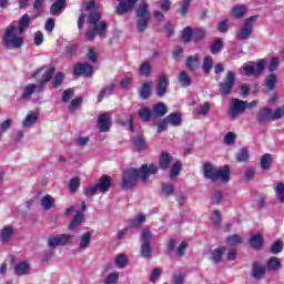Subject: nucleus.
Returning a JSON list of instances; mask_svg holds the SVG:
<instances>
[{
	"label": "nucleus",
	"instance_id": "obj_24",
	"mask_svg": "<svg viewBox=\"0 0 284 284\" xmlns=\"http://www.w3.org/2000/svg\"><path fill=\"white\" fill-rule=\"evenodd\" d=\"M278 83V78L275 73H270L265 79V88L267 92H274L276 90V84Z\"/></svg>",
	"mask_w": 284,
	"mask_h": 284
},
{
	"label": "nucleus",
	"instance_id": "obj_43",
	"mask_svg": "<svg viewBox=\"0 0 284 284\" xmlns=\"http://www.w3.org/2000/svg\"><path fill=\"white\" fill-rule=\"evenodd\" d=\"M37 121H39V114L30 113L26 116L24 121L22 122V126L30 128L31 125H34Z\"/></svg>",
	"mask_w": 284,
	"mask_h": 284
},
{
	"label": "nucleus",
	"instance_id": "obj_32",
	"mask_svg": "<svg viewBox=\"0 0 284 284\" xmlns=\"http://www.w3.org/2000/svg\"><path fill=\"white\" fill-rule=\"evenodd\" d=\"M12 234H14V229L10 225L4 226L0 234L1 242L8 243L12 239Z\"/></svg>",
	"mask_w": 284,
	"mask_h": 284
},
{
	"label": "nucleus",
	"instance_id": "obj_19",
	"mask_svg": "<svg viewBox=\"0 0 284 284\" xmlns=\"http://www.w3.org/2000/svg\"><path fill=\"white\" fill-rule=\"evenodd\" d=\"M265 267L268 272H278V270H283V263H281V258L272 256L266 261Z\"/></svg>",
	"mask_w": 284,
	"mask_h": 284
},
{
	"label": "nucleus",
	"instance_id": "obj_17",
	"mask_svg": "<svg viewBox=\"0 0 284 284\" xmlns=\"http://www.w3.org/2000/svg\"><path fill=\"white\" fill-rule=\"evenodd\" d=\"M98 123L100 125V132H110V128L112 125L110 113L100 114L98 118Z\"/></svg>",
	"mask_w": 284,
	"mask_h": 284
},
{
	"label": "nucleus",
	"instance_id": "obj_12",
	"mask_svg": "<svg viewBox=\"0 0 284 284\" xmlns=\"http://www.w3.org/2000/svg\"><path fill=\"white\" fill-rule=\"evenodd\" d=\"M247 110V102L239 99H233L231 108L229 110L230 116L234 118L237 114H243V111Z\"/></svg>",
	"mask_w": 284,
	"mask_h": 284
},
{
	"label": "nucleus",
	"instance_id": "obj_52",
	"mask_svg": "<svg viewBox=\"0 0 284 284\" xmlns=\"http://www.w3.org/2000/svg\"><path fill=\"white\" fill-rule=\"evenodd\" d=\"M145 219L146 217L143 214L135 216L134 219H132L130 221L131 227H133L134 230H138V227H141V225H143V223H145Z\"/></svg>",
	"mask_w": 284,
	"mask_h": 284
},
{
	"label": "nucleus",
	"instance_id": "obj_39",
	"mask_svg": "<svg viewBox=\"0 0 284 284\" xmlns=\"http://www.w3.org/2000/svg\"><path fill=\"white\" fill-rule=\"evenodd\" d=\"M65 1L67 0H57L51 7H50V14L53 17L57 16V13L61 12L63 8H65Z\"/></svg>",
	"mask_w": 284,
	"mask_h": 284
},
{
	"label": "nucleus",
	"instance_id": "obj_55",
	"mask_svg": "<svg viewBox=\"0 0 284 284\" xmlns=\"http://www.w3.org/2000/svg\"><path fill=\"white\" fill-rule=\"evenodd\" d=\"M250 159V152L247 149H241L240 152L236 154V160L239 163H245V161H248Z\"/></svg>",
	"mask_w": 284,
	"mask_h": 284
},
{
	"label": "nucleus",
	"instance_id": "obj_51",
	"mask_svg": "<svg viewBox=\"0 0 284 284\" xmlns=\"http://www.w3.org/2000/svg\"><path fill=\"white\" fill-rule=\"evenodd\" d=\"M79 187H81V179L79 178H73L69 182V190L71 194H77Z\"/></svg>",
	"mask_w": 284,
	"mask_h": 284
},
{
	"label": "nucleus",
	"instance_id": "obj_21",
	"mask_svg": "<svg viewBox=\"0 0 284 284\" xmlns=\"http://www.w3.org/2000/svg\"><path fill=\"white\" fill-rule=\"evenodd\" d=\"M98 186L100 187V192L102 194H105V192H110V187H112V178H110V175L108 174H103L100 178V183L98 184Z\"/></svg>",
	"mask_w": 284,
	"mask_h": 284
},
{
	"label": "nucleus",
	"instance_id": "obj_11",
	"mask_svg": "<svg viewBox=\"0 0 284 284\" xmlns=\"http://www.w3.org/2000/svg\"><path fill=\"white\" fill-rule=\"evenodd\" d=\"M266 62L264 59L256 62V67L254 65H245L244 72L246 73V77H261V72L265 70Z\"/></svg>",
	"mask_w": 284,
	"mask_h": 284
},
{
	"label": "nucleus",
	"instance_id": "obj_4",
	"mask_svg": "<svg viewBox=\"0 0 284 284\" xmlns=\"http://www.w3.org/2000/svg\"><path fill=\"white\" fill-rule=\"evenodd\" d=\"M135 17H136V28L138 32L140 34H143L145 30H148V26H150V19H152V14L150 13V4L145 2V0H142L136 10H135Z\"/></svg>",
	"mask_w": 284,
	"mask_h": 284
},
{
	"label": "nucleus",
	"instance_id": "obj_14",
	"mask_svg": "<svg viewBox=\"0 0 284 284\" xmlns=\"http://www.w3.org/2000/svg\"><path fill=\"white\" fill-rule=\"evenodd\" d=\"M272 116V109L264 106L257 112L256 121L260 123V125H263V123H270V121H273Z\"/></svg>",
	"mask_w": 284,
	"mask_h": 284
},
{
	"label": "nucleus",
	"instance_id": "obj_25",
	"mask_svg": "<svg viewBox=\"0 0 284 284\" xmlns=\"http://www.w3.org/2000/svg\"><path fill=\"white\" fill-rule=\"evenodd\" d=\"M248 244L253 250H261L265 242L263 241V235L261 233H256L248 240Z\"/></svg>",
	"mask_w": 284,
	"mask_h": 284
},
{
	"label": "nucleus",
	"instance_id": "obj_16",
	"mask_svg": "<svg viewBox=\"0 0 284 284\" xmlns=\"http://www.w3.org/2000/svg\"><path fill=\"white\" fill-rule=\"evenodd\" d=\"M185 65L189 71L196 72L199 65H201V55H199V53L189 55L185 60Z\"/></svg>",
	"mask_w": 284,
	"mask_h": 284
},
{
	"label": "nucleus",
	"instance_id": "obj_42",
	"mask_svg": "<svg viewBox=\"0 0 284 284\" xmlns=\"http://www.w3.org/2000/svg\"><path fill=\"white\" fill-rule=\"evenodd\" d=\"M19 32L20 34H23L26 30H28V26H30V16L28 13H24L20 20H19Z\"/></svg>",
	"mask_w": 284,
	"mask_h": 284
},
{
	"label": "nucleus",
	"instance_id": "obj_40",
	"mask_svg": "<svg viewBox=\"0 0 284 284\" xmlns=\"http://www.w3.org/2000/svg\"><path fill=\"white\" fill-rule=\"evenodd\" d=\"M179 82L181 83L182 88H190L192 85V79L186 71L180 72Z\"/></svg>",
	"mask_w": 284,
	"mask_h": 284
},
{
	"label": "nucleus",
	"instance_id": "obj_22",
	"mask_svg": "<svg viewBox=\"0 0 284 284\" xmlns=\"http://www.w3.org/2000/svg\"><path fill=\"white\" fill-rule=\"evenodd\" d=\"M153 116L155 119H163L168 114V105L163 102H159L152 108Z\"/></svg>",
	"mask_w": 284,
	"mask_h": 284
},
{
	"label": "nucleus",
	"instance_id": "obj_44",
	"mask_svg": "<svg viewBox=\"0 0 284 284\" xmlns=\"http://www.w3.org/2000/svg\"><path fill=\"white\" fill-rule=\"evenodd\" d=\"M221 50H223V39L217 38L210 48L211 54H221Z\"/></svg>",
	"mask_w": 284,
	"mask_h": 284
},
{
	"label": "nucleus",
	"instance_id": "obj_2",
	"mask_svg": "<svg viewBox=\"0 0 284 284\" xmlns=\"http://www.w3.org/2000/svg\"><path fill=\"white\" fill-rule=\"evenodd\" d=\"M159 172V166L155 164H142L140 170L130 168L123 172L121 190H132L133 186L136 185V181L141 179L142 183H146V181L152 176V174H156Z\"/></svg>",
	"mask_w": 284,
	"mask_h": 284
},
{
	"label": "nucleus",
	"instance_id": "obj_58",
	"mask_svg": "<svg viewBox=\"0 0 284 284\" xmlns=\"http://www.w3.org/2000/svg\"><path fill=\"white\" fill-rule=\"evenodd\" d=\"M161 190L164 196H172L174 194V184L172 183L163 184Z\"/></svg>",
	"mask_w": 284,
	"mask_h": 284
},
{
	"label": "nucleus",
	"instance_id": "obj_29",
	"mask_svg": "<svg viewBox=\"0 0 284 284\" xmlns=\"http://www.w3.org/2000/svg\"><path fill=\"white\" fill-rule=\"evenodd\" d=\"M260 163H261V169L264 172H267L268 170H271L272 163H274V158H272V154L265 153L264 155H262Z\"/></svg>",
	"mask_w": 284,
	"mask_h": 284
},
{
	"label": "nucleus",
	"instance_id": "obj_61",
	"mask_svg": "<svg viewBox=\"0 0 284 284\" xmlns=\"http://www.w3.org/2000/svg\"><path fill=\"white\" fill-rule=\"evenodd\" d=\"M159 8L162 12H170V8H172V0H161L159 2Z\"/></svg>",
	"mask_w": 284,
	"mask_h": 284
},
{
	"label": "nucleus",
	"instance_id": "obj_18",
	"mask_svg": "<svg viewBox=\"0 0 284 284\" xmlns=\"http://www.w3.org/2000/svg\"><path fill=\"white\" fill-rule=\"evenodd\" d=\"M57 72L55 67H50L47 72L42 75V79L39 81L38 88L39 90H43L45 88V83H50L52 81V78L54 77Z\"/></svg>",
	"mask_w": 284,
	"mask_h": 284
},
{
	"label": "nucleus",
	"instance_id": "obj_56",
	"mask_svg": "<svg viewBox=\"0 0 284 284\" xmlns=\"http://www.w3.org/2000/svg\"><path fill=\"white\" fill-rule=\"evenodd\" d=\"M212 65H213L212 57L206 55L203 59V65H202L203 72H205V74L210 73V70H212Z\"/></svg>",
	"mask_w": 284,
	"mask_h": 284
},
{
	"label": "nucleus",
	"instance_id": "obj_64",
	"mask_svg": "<svg viewBox=\"0 0 284 284\" xmlns=\"http://www.w3.org/2000/svg\"><path fill=\"white\" fill-rule=\"evenodd\" d=\"M275 192L278 194L280 196V202L284 203V183L280 182L276 187H275Z\"/></svg>",
	"mask_w": 284,
	"mask_h": 284
},
{
	"label": "nucleus",
	"instance_id": "obj_20",
	"mask_svg": "<svg viewBox=\"0 0 284 284\" xmlns=\"http://www.w3.org/2000/svg\"><path fill=\"white\" fill-rule=\"evenodd\" d=\"M172 154L168 152H162L159 158V168L160 170H169L172 164Z\"/></svg>",
	"mask_w": 284,
	"mask_h": 284
},
{
	"label": "nucleus",
	"instance_id": "obj_35",
	"mask_svg": "<svg viewBox=\"0 0 284 284\" xmlns=\"http://www.w3.org/2000/svg\"><path fill=\"white\" fill-rule=\"evenodd\" d=\"M152 110L150 108H142L138 111V116L143 123H148L152 119Z\"/></svg>",
	"mask_w": 284,
	"mask_h": 284
},
{
	"label": "nucleus",
	"instance_id": "obj_57",
	"mask_svg": "<svg viewBox=\"0 0 284 284\" xmlns=\"http://www.w3.org/2000/svg\"><path fill=\"white\" fill-rule=\"evenodd\" d=\"M271 254H281L283 252V241L278 240L271 245Z\"/></svg>",
	"mask_w": 284,
	"mask_h": 284
},
{
	"label": "nucleus",
	"instance_id": "obj_38",
	"mask_svg": "<svg viewBox=\"0 0 284 284\" xmlns=\"http://www.w3.org/2000/svg\"><path fill=\"white\" fill-rule=\"evenodd\" d=\"M41 206L45 211L52 210L54 207V197L50 194L44 195L41 200Z\"/></svg>",
	"mask_w": 284,
	"mask_h": 284
},
{
	"label": "nucleus",
	"instance_id": "obj_60",
	"mask_svg": "<svg viewBox=\"0 0 284 284\" xmlns=\"http://www.w3.org/2000/svg\"><path fill=\"white\" fill-rule=\"evenodd\" d=\"M280 63L281 60L278 59V57L272 58L268 63V72H276V70H278Z\"/></svg>",
	"mask_w": 284,
	"mask_h": 284
},
{
	"label": "nucleus",
	"instance_id": "obj_33",
	"mask_svg": "<svg viewBox=\"0 0 284 284\" xmlns=\"http://www.w3.org/2000/svg\"><path fill=\"white\" fill-rule=\"evenodd\" d=\"M247 12V7L245 6H234L231 10V14L234 19H243Z\"/></svg>",
	"mask_w": 284,
	"mask_h": 284
},
{
	"label": "nucleus",
	"instance_id": "obj_34",
	"mask_svg": "<svg viewBox=\"0 0 284 284\" xmlns=\"http://www.w3.org/2000/svg\"><path fill=\"white\" fill-rule=\"evenodd\" d=\"M225 246H221L211 251V260L213 261V263H221V261L223 260V254H225Z\"/></svg>",
	"mask_w": 284,
	"mask_h": 284
},
{
	"label": "nucleus",
	"instance_id": "obj_41",
	"mask_svg": "<svg viewBox=\"0 0 284 284\" xmlns=\"http://www.w3.org/2000/svg\"><path fill=\"white\" fill-rule=\"evenodd\" d=\"M182 41L183 43H190L194 38V29L192 27H185L182 31Z\"/></svg>",
	"mask_w": 284,
	"mask_h": 284
},
{
	"label": "nucleus",
	"instance_id": "obj_53",
	"mask_svg": "<svg viewBox=\"0 0 284 284\" xmlns=\"http://www.w3.org/2000/svg\"><path fill=\"white\" fill-rule=\"evenodd\" d=\"M212 110V104L210 102H205L204 104H200L197 109L199 116H207V112Z\"/></svg>",
	"mask_w": 284,
	"mask_h": 284
},
{
	"label": "nucleus",
	"instance_id": "obj_5",
	"mask_svg": "<svg viewBox=\"0 0 284 284\" xmlns=\"http://www.w3.org/2000/svg\"><path fill=\"white\" fill-rule=\"evenodd\" d=\"M6 48L19 49L23 45V38L17 37V27L10 24L3 36Z\"/></svg>",
	"mask_w": 284,
	"mask_h": 284
},
{
	"label": "nucleus",
	"instance_id": "obj_63",
	"mask_svg": "<svg viewBox=\"0 0 284 284\" xmlns=\"http://www.w3.org/2000/svg\"><path fill=\"white\" fill-rule=\"evenodd\" d=\"M119 283V273L114 272L106 276L104 284H118Z\"/></svg>",
	"mask_w": 284,
	"mask_h": 284
},
{
	"label": "nucleus",
	"instance_id": "obj_9",
	"mask_svg": "<svg viewBox=\"0 0 284 284\" xmlns=\"http://www.w3.org/2000/svg\"><path fill=\"white\" fill-rule=\"evenodd\" d=\"M120 1L118 7L115 8V14L119 17H123V14H128V12H132L134 10V6L139 3V0H118Z\"/></svg>",
	"mask_w": 284,
	"mask_h": 284
},
{
	"label": "nucleus",
	"instance_id": "obj_59",
	"mask_svg": "<svg viewBox=\"0 0 284 284\" xmlns=\"http://www.w3.org/2000/svg\"><path fill=\"white\" fill-rule=\"evenodd\" d=\"M140 73L144 77H150V74H152V64H150V62H143L140 65Z\"/></svg>",
	"mask_w": 284,
	"mask_h": 284
},
{
	"label": "nucleus",
	"instance_id": "obj_49",
	"mask_svg": "<svg viewBox=\"0 0 284 284\" xmlns=\"http://www.w3.org/2000/svg\"><path fill=\"white\" fill-rule=\"evenodd\" d=\"M115 265L120 270H123L124 267H128V255H125V254H118L115 256Z\"/></svg>",
	"mask_w": 284,
	"mask_h": 284
},
{
	"label": "nucleus",
	"instance_id": "obj_10",
	"mask_svg": "<svg viewBox=\"0 0 284 284\" xmlns=\"http://www.w3.org/2000/svg\"><path fill=\"white\" fill-rule=\"evenodd\" d=\"M73 235L70 234H60L55 236H50L48 239V245L49 247H59V246H65L72 241Z\"/></svg>",
	"mask_w": 284,
	"mask_h": 284
},
{
	"label": "nucleus",
	"instance_id": "obj_27",
	"mask_svg": "<svg viewBox=\"0 0 284 284\" xmlns=\"http://www.w3.org/2000/svg\"><path fill=\"white\" fill-rule=\"evenodd\" d=\"M34 92H37V84H32V83L27 84L22 89L21 99H23V101H30V99H32V94H34Z\"/></svg>",
	"mask_w": 284,
	"mask_h": 284
},
{
	"label": "nucleus",
	"instance_id": "obj_46",
	"mask_svg": "<svg viewBox=\"0 0 284 284\" xmlns=\"http://www.w3.org/2000/svg\"><path fill=\"white\" fill-rule=\"evenodd\" d=\"M241 243H243V237L239 234H233L226 237V244L230 245V247L241 245Z\"/></svg>",
	"mask_w": 284,
	"mask_h": 284
},
{
	"label": "nucleus",
	"instance_id": "obj_15",
	"mask_svg": "<svg viewBox=\"0 0 284 284\" xmlns=\"http://www.w3.org/2000/svg\"><path fill=\"white\" fill-rule=\"evenodd\" d=\"M266 267L261 264V262H253L251 268V276L255 278V281H261L265 276Z\"/></svg>",
	"mask_w": 284,
	"mask_h": 284
},
{
	"label": "nucleus",
	"instance_id": "obj_45",
	"mask_svg": "<svg viewBox=\"0 0 284 284\" xmlns=\"http://www.w3.org/2000/svg\"><path fill=\"white\" fill-rule=\"evenodd\" d=\"M205 37H207V32L204 29H193L194 43H201Z\"/></svg>",
	"mask_w": 284,
	"mask_h": 284
},
{
	"label": "nucleus",
	"instance_id": "obj_62",
	"mask_svg": "<svg viewBox=\"0 0 284 284\" xmlns=\"http://www.w3.org/2000/svg\"><path fill=\"white\" fill-rule=\"evenodd\" d=\"M272 121H278V119L284 118V104L277 108L274 112H272Z\"/></svg>",
	"mask_w": 284,
	"mask_h": 284
},
{
	"label": "nucleus",
	"instance_id": "obj_13",
	"mask_svg": "<svg viewBox=\"0 0 284 284\" xmlns=\"http://www.w3.org/2000/svg\"><path fill=\"white\" fill-rule=\"evenodd\" d=\"M93 72L94 68L89 63L79 62L73 69V74L75 77H92Z\"/></svg>",
	"mask_w": 284,
	"mask_h": 284
},
{
	"label": "nucleus",
	"instance_id": "obj_1",
	"mask_svg": "<svg viewBox=\"0 0 284 284\" xmlns=\"http://www.w3.org/2000/svg\"><path fill=\"white\" fill-rule=\"evenodd\" d=\"M82 8L89 12L88 23L92 26L85 33L87 40L94 41L97 34L100 39H105L108 37V22L101 20V11L97 8V1L82 2Z\"/></svg>",
	"mask_w": 284,
	"mask_h": 284
},
{
	"label": "nucleus",
	"instance_id": "obj_37",
	"mask_svg": "<svg viewBox=\"0 0 284 284\" xmlns=\"http://www.w3.org/2000/svg\"><path fill=\"white\" fill-rule=\"evenodd\" d=\"M81 223H83V213L77 212L72 221L70 222L68 230H77V227H79Z\"/></svg>",
	"mask_w": 284,
	"mask_h": 284
},
{
	"label": "nucleus",
	"instance_id": "obj_54",
	"mask_svg": "<svg viewBox=\"0 0 284 284\" xmlns=\"http://www.w3.org/2000/svg\"><path fill=\"white\" fill-rule=\"evenodd\" d=\"M192 4V0H183L180 6V14L181 17H187V12L190 11V6Z\"/></svg>",
	"mask_w": 284,
	"mask_h": 284
},
{
	"label": "nucleus",
	"instance_id": "obj_7",
	"mask_svg": "<svg viewBox=\"0 0 284 284\" xmlns=\"http://www.w3.org/2000/svg\"><path fill=\"white\" fill-rule=\"evenodd\" d=\"M236 83V74L234 71H229L222 82H220L219 90L222 97H229L234 90Z\"/></svg>",
	"mask_w": 284,
	"mask_h": 284
},
{
	"label": "nucleus",
	"instance_id": "obj_26",
	"mask_svg": "<svg viewBox=\"0 0 284 284\" xmlns=\"http://www.w3.org/2000/svg\"><path fill=\"white\" fill-rule=\"evenodd\" d=\"M164 119H166V122L169 123V125H173V128H179V125H181V123H183V119L181 116V113H179V112L170 113Z\"/></svg>",
	"mask_w": 284,
	"mask_h": 284
},
{
	"label": "nucleus",
	"instance_id": "obj_3",
	"mask_svg": "<svg viewBox=\"0 0 284 284\" xmlns=\"http://www.w3.org/2000/svg\"><path fill=\"white\" fill-rule=\"evenodd\" d=\"M203 176L212 183H216V181L230 183V165L226 164L214 171V164L212 162H205L203 164Z\"/></svg>",
	"mask_w": 284,
	"mask_h": 284
},
{
	"label": "nucleus",
	"instance_id": "obj_28",
	"mask_svg": "<svg viewBox=\"0 0 284 284\" xmlns=\"http://www.w3.org/2000/svg\"><path fill=\"white\" fill-rule=\"evenodd\" d=\"M132 141L136 152H143L148 148V141H145L143 135H136Z\"/></svg>",
	"mask_w": 284,
	"mask_h": 284
},
{
	"label": "nucleus",
	"instance_id": "obj_48",
	"mask_svg": "<svg viewBox=\"0 0 284 284\" xmlns=\"http://www.w3.org/2000/svg\"><path fill=\"white\" fill-rule=\"evenodd\" d=\"M65 79V73L64 72H58L55 74V77L53 78V81H52V85L54 88V90L61 88V85H63V81Z\"/></svg>",
	"mask_w": 284,
	"mask_h": 284
},
{
	"label": "nucleus",
	"instance_id": "obj_31",
	"mask_svg": "<svg viewBox=\"0 0 284 284\" xmlns=\"http://www.w3.org/2000/svg\"><path fill=\"white\" fill-rule=\"evenodd\" d=\"M141 99L148 100L149 97H152V82H145L139 90Z\"/></svg>",
	"mask_w": 284,
	"mask_h": 284
},
{
	"label": "nucleus",
	"instance_id": "obj_47",
	"mask_svg": "<svg viewBox=\"0 0 284 284\" xmlns=\"http://www.w3.org/2000/svg\"><path fill=\"white\" fill-rule=\"evenodd\" d=\"M112 92H114V83H111L109 87H106L100 91V94L98 97V103H102L103 99H105V97L112 94Z\"/></svg>",
	"mask_w": 284,
	"mask_h": 284
},
{
	"label": "nucleus",
	"instance_id": "obj_6",
	"mask_svg": "<svg viewBox=\"0 0 284 284\" xmlns=\"http://www.w3.org/2000/svg\"><path fill=\"white\" fill-rule=\"evenodd\" d=\"M258 19V16H251L244 20L242 28L235 34L237 41H247L254 32V21Z\"/></svg>",
	"mask_w": 284,
	"mask_h": 284
},
{
	"label": "nucleus",
	"instance_id": "obj_30",
	"mask_svg": "<svg viewBox=\"0 0 284 284\" xmlns=\"http://www.w3.org/2000/svg\"><path fill=\"white\" fill-rule=\"evenodd\" d=\"M14 272L17 276H26L30 272V264L28 262H20L14 265Z\"/></svg>",
	"mask_w": 284,
	"mask_h": 284
},
{
	"label": "nucleus",
	"instance_id": "obj_36",
	"mask_svg": "<svg viewBox=\"0 0 284 284\" xmlns=\"http://www.w3.org/2000/svg\"><path fill=\"white\" fill-rule=\"evenodd\" d=\"M90 243H92V233L87 232L82 234L79 244L80 250H88L90 247Z\"/></svg>",
	"mask_w": 284,
	"mask_h": 284
},
{
	"label": "nucleus",
	"instance_id": "obj_8",
	"mask_svg": "<svg viewBox=\"0 0 284 284\" xmlns=\"http://www.w3.org/2000/svg\"><path fill=\"white\" fill-rule=\"evenodd\" d=\"M153 234L150 231H142V246H141V251L140 254L142 256V258H152V239H153Z\"/></svg>",
	"mask_w": 284,
	"mask_h": 284
},
{
	"label": "nucleus",
	"instance_id": "obj_50",
	"mask_svg": "<svg viewBox=\"0 0 284 284\" xmlns=\"http://www.w3.org/2000/svg\"><path fill=\"white\" fill-rule=\"evenodd\" d=\"M183 170V164H181L180 161L175 162L172 166H171V171H170V176L171 179H176V176H179V174H181V171Z\"/></svg>",
	"mask_w": 284,
	"mask_h": 284
},
{
	"label": "nucleus",
	"instance_id": "obj_23",
	"mask_svg": "<svg viewBox=\"0 0 284 284\" xmlns=\"http://www.w3.org/2000/svg\"><path fill=\"white\" fill-rule=\"evenodd\" d=\"M156 90H158V97L160 98L165 97L168 92V77L163 74L159 77Z\"/></svg>",
	"mask_w": 284,
	"mask_h": 284
}]
</instances>
